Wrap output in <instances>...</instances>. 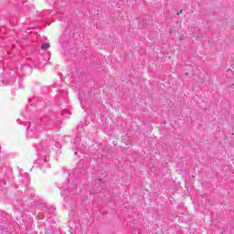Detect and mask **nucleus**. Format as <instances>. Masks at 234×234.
I'll return each mask as SVG.
<instances>
[{
    "instance_id": "1",
    "label": "nucleus",
    "mask_w": 234,
    "mask_h": 234,
    "mask_svg": "<svg viewBox=\"0 0 234 234\" xmlns=\"http://www.w3.org/2000/svg\"><path fill=\"white\" fill-rule=\"evenodd\" d=\"M41 48L42 50H48V48H50V44L48 43L42 44Z\"/></svg>"
},
{
    "instance_id": "2",
    "label": "nucleus",
    "mask_w": 234,
    "mask_h": 234,
    "mask_svg": "<svg viewBox=\"0 0 234 234\" xmlns=\"http://www.w3.org/2000/svg\"><path fill=\"white\" fill-rule=\"evenodd\" d=\"M182 12H184L183 10H180L178 13H177V16H180V14H182Z\"/></svg>"
}]
</instances>
